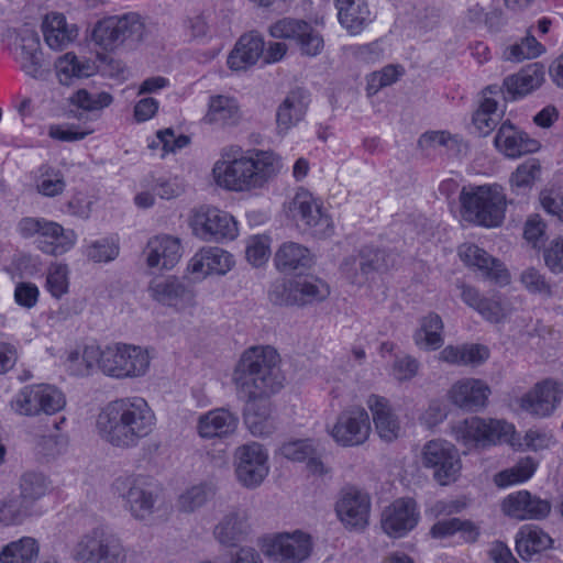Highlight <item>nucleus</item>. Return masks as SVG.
Instances as JSON below:
<instances>
[{
    "label": "nucleus",
    "mask_w": 563,
    "mask_h": 563,
    "mask_svg": "<svg viewBox=\"0 0 563 563\" xmlns=\"http://www.w3.org/2000/svg\"><path fill=\"white\" fill-rule=\"evenodd\" d=\"M277 351L267 346H252L238 361L232 380L238 394L245 399V424L255 437L271 434L275 430L269 398L279 391L285 382Z\"/></svg>",
    "instance_id": "obj_1"
},
{
    "label": "nucleus",
    "mask_w": 563,
    "mask_h": 563,
    "mask_svg": "<svg viewBox=\"0 0 563 563\" xmlns=\"http://www.w3.org/2000/svg\"><path fill=\"white\" fill-rule=\"evenodd\" d=\"M156 417L142 397H124L108 402L99 412L96 428L100 438L119 449H133L148 437Z\"/></svg>",
    "instance_id": "obj_2"
},
{
    "label": "nucleus",
    "mask_w": 563,
    "mask_h": 563,
    "mask_svg": "<svg viewBox=\"0 0 563 563\" xmlns=\"http://www.w3.org/2000/svg\"><path fill=\"white\" fill-rule=\"evenodd\" d=\"M240 146L222 150V161L216 163L213 174L220 186L234 191L263 188L283 168L282 161L273 152L253 151L241 156Z\"/></svg>",
    "instance_id": "obj_3"
},
{
    "label": "nucleus",
    "mask_w": 563,
    "mask_h": 563,
    "mask_svg": "<svg viewBox=\"0 0 563 563\" xmlns=\"http://www.w3.org/2000/svg\"><path fill=\"white\" fill-rule=\"evenodd\" d=\"M463 218L485 228L501 224L505 218L506 196L499 185L478 186L460 194Z\"/></svg>",
    "instance_id": "obj_4"
},
{
    "label": "nucleus",
    "mask_w": 563,
    "mask_h": 563,
    "mask_svg": "<svg viewBox=\"0 0 563 563\" xmlns=\"http://www.w3.org/2000/svg\"><path fill=\"white\" fill-rule=\"evenodd\" d=\"M457 442L467 448L485 449L499 443L515 446V428L505 420L471 417L453 428Z\"/></svg>",
    "instance_id": "obj_5"
},
{
    "label": "nucleus",
    "mask_w": 563,
    "mask_h": 563,
    "mask_svg": "<svg viewBox=\"0 0 563 563\" xmlns=\"http://www.w3.org/2000/svg\"><path fill=\"white\" fill-rule=\"evenodd\" d=\"M113 493L122 500L123 508L139 521L150 520L156 511L158 493L143 475L119 476L112 483Z\"/></svg>",
    "instance_id": "obj_6"
},
{
    "label": "nucleus",
    "mask_w": 563,
    "mask_h": 563,
    "mask_svg": "<svg viewBox=\"0 0 563 563\" xmlns=\"http://www.w3.org/2000/svg\"><path fill=\"white\" fill-rule=\"evenodd\" d=\"M16 230L24 239L37 235V247L43 253L53 256L68 252L77 239L74 230H65L59 223L44 218H22Z\"/></svg>",
    "instance_id": "obj_7"
},
{
    "label": "nucleus",
    "mask_w": 563,
    "mask_h": 563,
    "mask_svg": "<svg viewBox=\"0 0 563 563\" xmlns=\"http://www.w3.org/2000/svg\"><path fill=\"white\" fill-rule=\"evenodd\" d=\"M74 560L77 563H125L126 553L115 534L95 528L77 542Z\"/></svg>",
    "instance_id": "obj_8"
},
{
    "label": "nucleus",
    "mask_w": 563,
    "mask_h": 563,
    "mask_svg": "<svg viewBox=\"0 0 563 563\" xmlns=\"http://www.w3.org/2000/svg\"><path fill=\"white\" fill-rule=\"evenodd\" d=\"M150 366V356L140 346L118 343L102 350V373L114 378L143 376Z\"/></svg>",
    "instance_id": "obj_9"
},
{
    "label": "nucleus",
    "mask_w": 563,
    "mask_h": 563,
    "mask_svg": "<svg viewBox=\"0 0 563 563\" xmlns=\"http://www.w3.org/2000/svg\"><path fill=\"white\" fill-rule=\"evenodd\" d=\"M422 464L432 471L433 479L441 486L456 482L462 468L457 449L442 439L428 441L423 445Z\"/></svg>",
    "instance_id": "obj_10"
},
{
    "label": "nucleus",
    "mask_w": 563,
    "mask_h": 563,
    "mask_svg": "<svg viewBox=\"0 0 563 563\" xmlns=\"http://www.w3.org/2000/svg\"><path fill=\"white\" fill-rule=\"evenodd\" d=\"M234 473L238 482L246 488H256L268 475V453L257 442L240 445L234 451Z\"/></svg>",
    "instance_id": "obj_11"
},
{
    "label": "nucleus",
    "mask_w": 563,
    "mask_h": 563,
    "mask_svg": "<svg viewBox=\"0 0 563 563\" xmlns=\"http://www.w3.org/2000/svg\"><path fill=\"white\" fill-rule=\"evenodd\" d=\"M189 224L194 234L206 241L233 240L238 235L234 218L217 208L200 207L195 209Z\"/></svg>",
    "instance_id": "obj_12"
},
{
    "label": "nucleus",
    "mask_w": 563,
    "mask_h": 563,
    "mask_svg": "<svg viewBox=\"0 0 563 563\" xmlns=\"http://www.w3.org/2000/svg\"><path fill=\"white\" fill-rule=\"evenodd\" d=\"M147 290L153 300L177 311L195 305L192 286L176 276L154 277L150 282Z\"/></svg>",
    "instance_id": "obj_13"
},
{
    "label": "nucleus",
    "mask_w": 563,
    "mask_h": 563,
    "mask_svg": "<svg viewBox=\"0 0 563 563\" xmlns=\"http://www.w3.org/2000/svg\"><path fill=\"white\" fill-rule=\"evenodd\" d=\"M369 433V416L361 407L343 410L331 429L332 438L342 446L361 445L368 439Z\"/></svg>",
    "instance_id": "obj_14"
},
{
    "label": "nucleus",
    "mask_w": 563,
    "mask_h": 563,
    "mask_svg": "<svg viewBox=\"0 0 563 563\" xmlns=\"http://www.w3.org/2000/svg\"><path fill=\"white\" fill-rule=\"evenodd\" d=\"M289 214L297 225L323 235L330 229V219L322 213L321 203L305 188L298 189L289 203Z\"/></svg>",
    "instance_id": "obj_15"
},
{
    "label": "nucleus",
    "mask_w": 563,
    "mask_h": 563,
    "mask_svg": "<svg viewBox=\"0 0 563 563\" xmlns=\"http://www.w3.org/2000/svg\"><path fill=\"white\" fill-rule=\"evenodd\" d=\"M419 511L411 498H398L387 506L382 514V528L393 538H401L418 523Z\"/></svg>",
    "instance_id": "obj_16"
},
{
    "label": "nucleus",
    "mask_w": 563,
    "mask_h": 563,
    "mask_svg": "<svg viewBox=\"0 0 563 563\" xmlns=\"http://www.w3.org/2000/svg\"><path fill=\"white\" fill-rule=\"evenodd\" d=\"M312 542L309 534L301 531L282 533L266 547V554L283 563H300L311 553Z\"/></svg>",
    "instance_id": "obj_17"
},
{
    "label": "nucleus",
    "mask_w": 563,
    "mask_h": 563,
    "mask_svg": "<svg viewBox=\"0 0 563 563\" xmlns=\"http://www.w3.org/2000/svg\"><path fill=\"white\" fill-rule=\"evenodd\" d=\"M562 395L563 387L560 383L544 379L521 398L520 407L532 416L548 417L555 410Z\"/></svg>",
    "instance_id": "obj_18"
},
{
    "label": "nucleus",
    "mask_w": 563,
    "mask_h": 563,
    "mask_svg": "<svg viewBox=\"0 0 563 563\" xmlns=\"http://www.w3.org/2000/svg\"><path fill=\"white\" fill-rule=\"evenodd\" d=\"M310 103V93L303 88L290 90L276 109V131L286 135L306 117Z\"/></svg>",
    "instance_id": "obj_19"
},
{
    "label": "nucleus",
    "mask_w": 563,
    "mask_h": 563,
    "mask_svg": "<svg viewBox=\"0 0 563 563\" xmlns=\"http://www.w3.org/2000/svg\"><path fill=\"white\" fill-rule=\"evenodd\" d=\"M369 498L367 495L350 489L343 493L336 503V514L342 523L350 529H364L368 522Z\"/></svg>",
    "instance_id": "obj_20"
},
{
    "label": "nucleus",
    "mask_w": 563,
    "mask_h": 563,
    "mask_svg": "<svg viewBox=\"0 0 563 563\" xmlns=\"http://www.w3.org/2000/svg\"><path fill=\"white\" fill-rule=\"evenodd\" d=\"M503 509L506 515L519 520H539L550 514L551 504L547 499L531 495L528 490H520L504 500Z\"/></svg>",
    "instance_id": "obj_21"
},
{
    "label": "nucleus",
    "mask_w": 563,
    "mask_h": 563,
    "mask_svg": "<svg viewBox=\"0 0 563 563\" xmlns=\"http://www.w3.org/2000/svg\"><path fill=\"white\" fill-rule=\"evenodd\" d=\"M459 255L466 265L474 266L479 272H482L485 278L494 280L498 284L508 283L509 274L504 264L477 245H461Z\"/></svg>",
    "instance_id": "obj_22"
},
{
    "label": "nucleus",
    "mask_w": 563,
    "mask_h": 563,
    "mask_svg": "<svg viewBox=\"0 0 563 563\" xmlns=\"http://www.w3.org/2000/svg\"><path fill=\"white\" fill-rule=\"evenodd\" d=\"M489 394L488 385L475 378L459 380L449 391L451 401L465 411H478L484 408Z\"/></svg>",
    "instance_id": "obj_23"
},
{
    "label": "nucleus",
    "mask_w": 563,
    "mask_h": 563,
    "mask_svg": "<svg viewBox=\"0 0 563 563\" xmlns=\"http://www.w3.org/2000/svg\"><path fill=\"white\" fill-rule=\"evenodd\" d=\"M144 254L148 267L172 269L181 257L180 241L170 235L154 236L148 240Z\"/></svg>",
    "instance_id": "obj_24"
},
{
    "label": "nucleus",
    "mask_w": 563,
    "mask_h": 563,
    "mask_svg": "<svg viewBox=\"0 0 563 563\" xmlns=\"http://www.w3.org/2000/svg\"><path fill=\"white\" fill-rule=\"evenodd\" d=\"M494 143L497 150L512 158L533 153L539 148L538 141L530 139L527 133L518 130L509 120L503 122Z\"/></svg>",
    "instance_id": "obj_25"
},
{
    "label": "nucleus",
    "mask_w": 563,
    "mask_h": 563,
    "mask_svg": "<svg viewBox=\"0 0 563 563\" xmlns=\"http://www.w3.org/2000/svg\"><path fill=\"white\" fill-rule=\"evenodd\" d=\"M265 42L257 32L243 34L228 56L232 70H244L253 66L264 54Z\"/></svg>",
    "instance_id": "obj_26"
},
{
    "label": "nucleus",
    "mask_w": 563,
    "mask_h": 563,
    "mask_svg": "<svg viewBox=\"0 0 563 563\" xmlns=\"http://www.w3.org/2000/svg\"><path fill=\"white\" fill-rule=\"evenodd\" d=\"M544 80V67L540 63L528 65L515 75L505 78L507 96L505 101H512L527 96L539 88Z\"/></svg>",
    "instance_id": "obj_27"
},
{
    "label": "nucleus",
    "mask_w": 563,
    "mask_h": 563,
    "mask_svg": "<svg viewBox=\"0 0 563 563\" xmlns=\"http://www.w3.org/2000/svg\"><path fill=\"white\" fill-rule=\"evenodd\" d=\"M280 454L294 462H306L307 470L313 475H323L328 472L321 461L322 452L310 439L284 443L280 446Z\"/></svg>",
    "instance_id": "obj_28"
},
{
    "label": "nucleus",
    "mask_w": 563,
    "mask_h": 563,
    "mask_svg": "<svg viewBox=\"0 0 563 563\" xmlns=\"http://www.w3.org/2000/svg\"><path fill=\"white\" fill-rule=\"evenodd\" d=\"M367 405L379 438L386 442L396 440L401 431L398 417L394 413L387 399L371 395Z\"/></svg>",
    "instance_id": "obj_29"
},
{
    "label": "nucleus",
    "mask_w": 563,
    "mask_h": 563,
    "mask_svg": "<svg viewBox=\"0 0 563 563\" xmlns=\"http://www.w3.org/2000/svg\"><path fill=\"white\" fill-rule=\"evenodd\" d=\"M335 7L341 25L351 35L360 34L374 20L366 0H335Z\"/></svg>",
    "instance_id": "obj_30"
},
{
    "label": "nucleus",
    "mask_w": 563,
    "mask_h": 563,
    "mask_svg": "<svg viewBox=\"0 0 563 563\" xmlns=\"http://www.w3.org/2000/svg\"><path fill=\"white\" fill-rule=\"evenodd\" d=\"M239 418L224 408L210 410L199 417L197 430L201 438H225L238 428Z\"/></svg>",
    "instance_id": "obj_31"
},
{
    "label": "nucleus",
    "mask_w": 563,
    "mask_h": 563,
    "mask_svg": "<svg viewBox=\"0 0 563 563\" xmlns=\"http://www.w3.org/2000/svg\"><path fill=\"white\" fill-rule=\"evenodd\" d=\"M42 32L46 44L55 51L66 48L78 35V29L68 24L62 13L47 14L42 23Z\"/></svg>",
    "instance_id": "obj_32"
},
{
    "label": "nucleus",
    "mask_w": 563,
    "mask_h": 563,
    "mask_svg": "<svg viewBox=\"0 0 563 563\" xmlns=\"http://www.w3.org/2000/svg\"><path fill=\"white\" fill-rule=\"evenodd\" d=\"M246 510L236 509L223 517L214 528L216 539L225 547H234L250 533Z\"/></svg>",
    "instance_id": "obj_33"
},
{
    "label": "nucleus",
    "mask_w": 563,
    "mask_h": 563,
    "mask_svg": "<svg viewBox=\"0 0 563 563\" xmlns=\"http://www.w3.org/2000/svg\"><path fill=\"white\" fill-rule=\"evenodd\" d=\"M552 544V538L534 525L522 526L516 536V550L523 561H532Z\"/></svg>",
    "instance_id": "obj_34"
},
{
    "label": "nucleus",
    "mask_w": 563,
    "mask_h": 563,
    "mask_svg": "<svg viewBox=\"0 0 563 563\" xmlns=\"http://www.w3.org/2000/svg\"><path fill=\"white\" fill-rule=\"evenodd\" d=\"M233 265L232 255L220 247H205L190 262L191 272L203 275H224Z\"/></svg>",
    "instance_id": "obj_35"
},
{
    "label": "nucleus",
    "mask_w": 563,
    "mask_h": 563,
    "mask_svg": "<svg viewBox=\"0 0 563 563\" xmlns=\"http://www.w3.org/2000/svg\"><path fill=\"white\" fill-rule=\"evenodd\" d=\"M444 324L441 317L435 312H430L419 321V328L413 332L415 344L424 351H435L444 343Z\"/></svg>",
    "instance_id": "obj_36"
},
{
    "label": "nucleus",
    "mask_w": 563,
    "mask_h": 563,
    "mask_svg": "<svg viewBox=\"0 0 563 563\" xmlns=\"http://www.w3.org/2000/svg\"><path fill=\"white\" fill-rule=\"evenodd\" d=\"M275 265L283 273L309 268L312 264L310 251L301 244L286 242L275 254Z\"/></svg>",
    "instance_id": "obj_37"
},
{
    "label": "nucleus",
    "mask_w": 563,
    "mask_h": 563,
    "mask_svg": "<svg viewBox=\"0 0 563 563\" xmlns=\"http://www.w3.org/2000/svg\"><path fill=\"white\" fill-rule=\"evenodd\" d=\"M20 495L15 498L32 512L34 504L44 497L49 488V481L40 472L29 471L20 478Z\"/></svg>",
    "instance_id": "obj_38"
},
{
    "label": "nucleus",
    "mask_w": 563,
    "mask_h": 563,
    "mask_svg": "<svg viewBox=\"0 0 563 563\" xmlns=\"http://www.w3.org/2000/svg\"><path fill=\"white\" fill-rule=\"evenodd\" d=\"M241 120V112L235 99L225 96L210 98L206 121L222 126L236 125Z\"/></svg>",
    "instance_id": "obj_39"
},
{
    "label": "nucleus",
    "mask_w": 563,
    "mask_h": 563,
    "mask_svg": "<svg viewBox=\"0 0 563 563\" xmlns=\"http://www.w3.org/2000/svg\"><path fill=\"white\" fill-rule=\"evenodd\" d=\"M56 74L62 85H70L73 79L86 78L95 74V63L87 58L79 59L73 53L60 56L56 64Z\"/></svg>",
    "instance_id": "obj_40"
},
{
    "label": "nucleus",
    "mask_w": 563,
    "mask_h": 563,
    "mask_svg": "<svg viewBox=\"0 0 563 563\" xmlns=\"http://www.w3.org/2000/svg\"><path fill=\"white\" fill-rule=\"evenodd\" d=\"M38 553V542L32 537H22L1 548L0 563H34Z\"/></svg>",
    "instance_id": "obj_41"
},
{
    "label": "nucleus",
    "mask_w": 563,
    "mask_h": 563,
    "mask_svg": "<svg viewBox=\"0 0 563 563\" xmlns=\"http://www.w3.org/2000/svg\"><path fill=\"white\" fill-rule=\"evenodd\" d=\"M96 366L102 372V350L95 344L86 345L81 353L73 351L67 357V368L76 376H87Z\"/></svg>",
    "instance_id": "obj_42"
},
{
    "label": "nucleus",
    "mask_w": 563,
    "mask_h": 563,
    "mask_svg": "<svg viewBox=\"0 0 563 563\" xmlns=\"http://www.w3.org/2000/svg\"><path fill=\"white\" fill-rule=\"evenodd\" d=\"M298 307L321 302L330 296L329 285L318 277L295 279Z\"/></svg>",
    "instance_id": "obj_43"
},
{
    "label": "nucleus",
    "mask_w": 563,
    "mask_h": 563,
    "mask_svg": "<svg viewBox=\"0 0 563 563\" xmlns=\"http://www.w3.org/2000/svg\"><path fill=\"white\" fill-rule=\"evenodd\" d=\"M117 22L123 45L133 47L145 40L147 27L139 13L129 12L117 15Z\"/></svg>",
    "instance_id": "obj_44"
},
{
    "label": "nucleus",
    "mask_w": 563,
    "mask_h": 563,
    "mask_svg": "<svg viewBox=\"0 0 563 563\" xmlns=\"http://www.w3.org/2000/svg\"><path fill=\"white\" fill-rule=\"evenodd\" d=\"M42 384L23 387L11 401L12 409L23 416L43 413Z\"/></svg>",
    "instance_id": "obj_45"
},
{
    "label": "nucleus",
    "mask_w": 563,
    "mask_h": 563,
    "mask_svg": "<svg viewBox=\"0 0 563 563\" xmlns=\"http://www.w3.org/2000/svg\"><path fill=\"white\" fill-rule=\"evenodd\" d=\"M418 146L426 156H431L434 151L444 148L446 153H460L462 144L456 136L444 131L427 132L418 141Z\"/></svg>",
    "instance_id": "obj_46"
},
{
    "label": "nucleus",
    "mask_w": 563,
    "mask_h": 563,
    "mask_svg": "<svg viewBox=\"0 0 563 563\" xmlns=\"http://www.w3.org/2000/svg\"><path fill=\"white\" fill-rule=\"evenodd\" d=\"M118 29L117 15L104 18L92 30L93 42L106 51H113L123 45Z\"/></svg>",
    "instance_id": "obj_47"
},
{
    "label": "nucleus",
    "mask_w": 563,
    "mask_h": 563,
    "mask_svg": "<svg viewBox=\"0 0 563 563\" xmlns=\"http://www.w3.org/2000/svg\"><path fill=\"white\" fill-rule=\"evenodd\" d=\"M540 174V165L530 159L519 165L510 177L511 191L517 196H526Z\"/></svg>",
    "instance_id": "obj_48"
},
{
    "label": "nucleus",
    "mask_w": 563,
    "mask_h": 563,
    "mask_svg": "<svg viewBox=\"0 0 563 563\" xmlns=\"http://www.w3.org/2000/svg\"><path fill=\"white\" fill-rule=\"evenodd\" d=\"M360 250L365 262L366 274L369 278L376 273L387 272L395 264L394 255L385 250L372 245H365Z\"/></svg>",
    "instance_id": "obj_49"
},
{
    "label": "nucleus",
    "mask_w": 563,
    "mask_h": 563,
    "mask_svg": "<svg viewBox=\"0 0 563 563\" xmlns=\"http://www.w3.org/2000/svg\"><path fill=\"white\" fill-rule=\"evenodd\" d=\"M30 516L31 511H26L15 496L0 499V527L20 526Z\"/></svg>",
    "instance_id": "obj_50"
},
{
    "label": "nucleus",
    "mask_w": 563,
    "mask_h": 563,
    "mask_svg": "<svg viewBox=\"0 0 563 563\" xmlns=\"http://www.w3.org/2000/svg\"><path fill=\"white\" fill-rule=\"evenodd\" d=\"M340 271L343 276L354 285L361 286L369 279V276L366 274L365 262L361 250L355 254L346 256L340 265Z\"/></svg>",
    "instance_id": "obj_51"
},
{
    "label": "nucleus",
    "mask_w": 563,
    "mask_h": 563,
    "mask_svg": "<svg viewBox=\"0 0 563 563\" xmlns=\"http://www.w3.org/2000/svg\"><path fill=\"white\" fill-rule=\"evenodd\" d=\"M307 27L308 22L305 20L283 18L273 23L268 31L271 36L275 38L294 40L297 42Z\"/></svg>",
    "instance_id": "obj_52"
},
{
    "label": "nucleus",
    "mask_w": 563,
    "mask_h": 563,
    "mask_svg": "<svg viewBox=\"0 0 563 563\" xmlns=\"http://www.w3.org/2000/svg\"><path fill=\"white\" fill-rule=\"evenodd\" d=\"M119 244L109 238L92 242L86 249V256L95 263H108L119 255Z\"/></svg>",
    "instance_id": "obj_53"
},
{
    "label": "nucleus",
    "mask_w": 563,
    "mask_h": 563,
    "mask_svg": "<svg viewBox=\"0 0 563 563\" xmlns=\"http://www.w3.org/2000/svg\"><path fill=\"white\" fill-rule=\"evenodd\" d=\"M210 495L209 486L205 484L195 485L179 496L178 507L184 512H192L203 506Z\"/></svg>",
    "instance_id": "obj_54"
},
{
    "label": "nucleus",
    "mask_w": 563,
    "mask_h": 563,
    "mask_svg": "<svg viewBox=\"0 0 563 563\" xmlns=\"http://www.w3.org/2000/svg\"><path fill=\"white\" fill-rule=\"evenodd\" d=\"M68 268L63 264H54L48 268L46 276V289L49 294L59 299L68 292Z\"/></svg>",
    "instance_id": "obj_55"
},
{
    "label": "nucleus",
    "mask_w": 563,
    "mask_h": 563,
    "mask_svg": "<svg viewBox=\"0 0 563 563\" xmlns=\"http://www.w3.org/2000/svg\"><path fill=\"white\" fill-rule=\"evenodd\" d=\"M73 103L86 111H97L109 107L113 97L109 92L90 93L85 89H79L71 98Z\"/></svg>",
    "instance_id": "obj_56"
},
{
    "label": "nucleus",
    "mask_w": 563,
    "mask_h": 563,
    "mask_svg": "<svg viewBox=\"0 0 563 563\" xmlns=\"http://www.w3.org/2000/svg\"><path fill=\"white\" fill-rule=\"evenodd\" d=\"M543 52V46L534 36H526L520 43L511 45L506 52V58L514 62H522L538 57Z\"/></svg>",
    "instance_id": "obj_57"
},
{
    "label": "nucleus",
    "mask_w": 563,
    "mask_h": 563,
    "mask_svg": "<svg viewBox=\"0 0 563 563\" xmlns=\"http://www.w3.org/2000/svg\"><path fill=\"white\" fill-rule=\"evenodd\" d=\"M536 471V463L532 459L520 461L516 466L499 473L498 484L500 486L512 485L529 479Z\"/></svg>",
    "instance_id": "obj_58"
},
{
    "label": "nucleus",
    "mask_w": 563,
    "mask_h": 563,
    "mask_svg": "<svg viewBox=\"0 0 563 563\" xmlns=\"http://www.w3.org/2000/svg\"><path fill=\"white\" fill-rule=\"evenodd\" d=\"M295 279L276 282L272 285L268 298L276 306H298Z\"/></svg>",
    "instance_id": "obj_59"
},
{
    "label": "nucleus",
    "mask_w": 563,
    "mask_h": 563,
    "mask_svg": "<svg viewBox=\"0 0 563 563\" xmlns=\"http://www.w3.org/2000/svg\"><path fill=\"white\" fill-rule=\"evenodd\" d=\"M64 176L59 170L47 169L37 180L36 188L40 194L46 197L60 195L65 189Z\"/></svg>",
    "instance_id": "obj_60"
},
{
    "label": "nucleus",
    "mask_w": 563,
    "mask_h": 563,
    "mask_svg": "<svg viewBox=\"0 0 563 563\" xmlns=\"http://www.w3.org/2000/svg\"><path fill=\"white\" fill-rule=\"evenodd\" d=\"M296 43L299 46L300 53L310 57L319 55L324 46L322 35L309 23L307 30L302 32Z\"/></svg>",
    "instance_id": "obj_61"
},
{
    "label": "nucleus",
    "mask_w": 563,
    "mask_h": 563,
    "mask_svg": "<svg viewBox=\"0 0 563 563\" xmlns=\"http://www.w3.org/2000/svg\"><path fill=\"white\" fill-rule=\"evenodd\" d=\"M42 397L43 413L45 415H54L66 405L64 394L57 387L49 384H42Z\"/></svg>",
    "instance_id": "obj_62"
},
{
    "label": "nucleus",
    "mask_w": 563,
    "mask_h": 563,
    "mask_svg": "<svg viewBox=\"0 0 563 563\" xmlns=\"http://www.w3.org/2000/svg\"><path fill=\"white\" fill-rule=\"evenodd\" d=\"M545 265L554 274L563 273V238L551 241L543 253Z\"/></svg>",
    "instance_id": "obj_63"
},
{
    "label": "nucleus",
    "mask_w": 563,
    "mask_h": 563,
    "mask_svg": "<svg viewBox=\"0 0 563 563\" xmlns=\"http://www.w3.org/2000/svg\"><path fill=\"white\" fill-rule=\"evenodd\" d=\"M540 201L543 209L563 222V195L555 189L541 191Z\"/></svg>",
    "instance_id": "obj_64"
}]
</instances>
